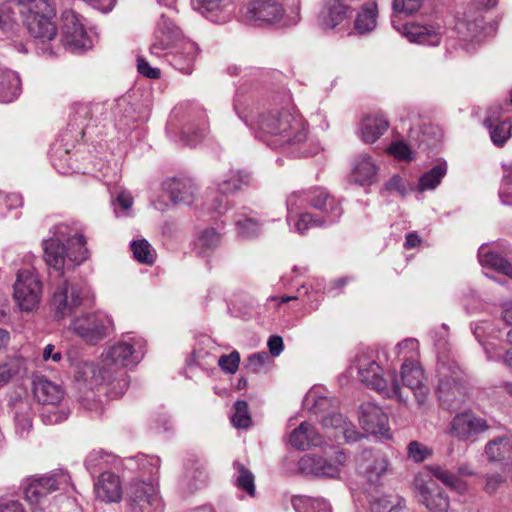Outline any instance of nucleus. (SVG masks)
<instances>
[{
	"label": "nucleus",
	"instance_id": "58",
	"mask_svg": "<svg viewBox=\"0 0 512 512\" xmlns=\"http://www.w3.org/2000/svg\"><path fill=\"white\" fill-rule=\"evenodd\" d=\"M223 0H192L193 9L201 14L220 9Z\"/></svg>",
	"mask_w": 512,
	"mask_h": 512
},
{
	"label": "nucleus",
	"instance_id": "56",
	"mask_svg": "<svg viewBox=\"0 0 512 512\" xmlns=\"http://www.w3.org/2000/svg\"><path fill=\"white\" fill-rule=\"evenodd\" d=\"M422 0H393V10L397 13L412 14L419 10Z\"/></svg>",
	"mask_w": 512,
	"mask_h": 512
},
{
	"label": "nucleus",
	"instance_id": "5",
	"mask_svg": "<svg viewBox=\"0 0 512 512\" xmlns=\"http://www.w3.org/2000/svg\"><path fill=\"white\" fill-rule=\"evenodd\" d=\"M308 201L313 208L321 211L324 215L317 217L308 212L301 214L295 225L300 234H304L312 227L333 224L340 219L343 213L340 203L323 188L313 189Z\"/></svg>",
	"mask_w": 512,
	"mask_h": 512
},
{
	"label": "nucleus",
	"instance_id": "3",
	"mask_svg": "<svg viewBox=\"0 0 512 512\" xmlns=\"http://www.w3.org/2000/svg\"><path fill=\"white\" fill-rule=\"evenodd\" d=\"M258 127L263 133L277 137L276 141L282 146L300 144L308 135L303 118L287 110L262 114L258 120Z\"/></svg>",
	"mask_w": 512,
	"mask_h": 512
},
{
	"label": "nucleus",
	"instance_id": "32",
	"mask_svg": "<svg viewBox=\"0 0 512 512\" xmlns=\"http://www.w3.org/2000/svg\"><path fill=\"white\" fill-rule=\"evenodd\" d=\"M455 29L464 41L480 39L484 32V19L480 14L465 16L457 21Z\"/></svg>",
	"mask_w": 512,
	"mask_h": 512
},
{
	"label": "nucleus",
	"instance_id": "18",
	"mask_svg": "<svg viewBox=\"0 0 512 512\" xmlns=\"http://www.w3.org/2000/svg\"><path fill=\"white\" fill-rule=\"evenodd\" d=\"M437 376L439 379L437 392L442 401L455 402L462 395L460 385V371L457 368L450 369L442 363L437 367Z\"/></svg>",
	"mask_w": 512,
	"mask_h": 512
},
{
	"label": "nucleus",
	"instance_id": "29",
	"mask_svg": "<svg viewBox=\"0 0 512 512\" xmlns=\"http://www.w3.org/2000/svg\"><path fill=\"white\" fill-rule=\"evenodd\" d=\"M289 443L296 449L307 450L312 446L321 445L322 438L312 424L302 422L290 434Z\"/></svg>",
	"mask_w": 512,
	"mask_h": 512
},
{
	"label": "nucleus",
	"instance_id": "43",
	"mask_svg": "<svg viewBox=\"0 0 512 512\" xmlns=\"http://www.w3.org/2000/svg\"><path fill=\"white\" fill-rule=\"evenodd\" d=\"M479 261L484 267H491L512 279V264L495 252L479 253Z\"/></svg>",
	"mask_w": 512,
	"mask_h": 512
},
{
	"label": "nucleus",
	"instance_id": "13",
	"mask_svg": "<svg viewBox=\"0 0 512 512\" xmlns=\"http://www.w3.org/2000/svg\"><path fill=\"white\" fill-rule=\"evenodd\" d=\"M400 376L403 386L412 391L417 404L424 405L428 399L429 388L420 364L414 360H406L401 366Z\"/></svg>",
	"mask_w": 512,
	"mask_h": 512
},
{
	"label": "nucleus",
	"instance_id": "9",
	"mask_svg": "<svg viewBox=\"0 0 512 512\" xmlns=\"http://www.w3.org/2000/svg\"><path fill=\"white\" fill-rule=\"evenodd\" d=\"M42 283L38 275L30 269L20 270L14 284V298L22 311L35 310L41 300Z\"/></svg>",
	"mask_w": 512,
	"mask_h": 512
},
{
	"label": "nucleus",
	"instance_id": "59",
	"mask_svg": "<svg viewBox=\"0 0 512 512\" xmlns=\"http://www.w3.org/2000/svg\"><path fill=\"white\" fill-rule=\"evenodd\" d=\"M347 422L348 421L340 413H332L326 415L322 420V424L325 428H333L340 433L343 428H345Z\"/></svg>",
	"mask_w": 512,
	"mask_h": 512
},
{
	"label": "nucleus",
	"instance_id": "25",
	"mask_svg": "<svg viewBox=\"0 0 512 512\" xmlns=\"http://www.w3.org/2000/svg\"><path fill=\"white\" fill-rule=\"evenodd\" d=\"M158 502L153 484L141 482L130 486V511L150 512L149 508Z\"/></svg>",
	"mask_w": 512,
	"mask_h": 512
},
{
	"label": "nucleus",
	"instance_id": "14",
	"mask_svg": "<svg viewBox=\"0 0 512 512\" xmlns=\"http://www.w3.org/2000/svg\"><path fill=\"white\" fill-rule=\"evenodd\" d=\"M181 38V30L165 15H162L155 31V42L150 46V53L158 57L165 50L177 46Z\"/></svg>",
	"mask_w": 512,
	"mask_h": 512
},
{
	"label": "nucleus",
	"instance_id": "57",
	"mask_svg": "<svg viewBox=\"0 0 512 512\" xmlns=\"http://www.w3.org/2000/svg\"><path fill=\"white\" fill-rule=\"evenodd\" d=\"M485 485L484 490L488 494L495 493L498 488L505 483L506 478L499 473L486 474L483 476Z\"/></svg>",
	"mask_w": 512,
	"mask_h": 512
},
{
	"label": "nucleus",
	"instance_id": "1",
	"mask_svg": "<svg viewBox=\"0 0 512 512\" xmlns=\"http://www.w3.org/2000/svg\"><path fill=\"white\" fill-rule=\"evenodd\" d=\"M44 259L49 267L61 271L69 263L80 265L89 258L86 240L76 226L59 224L53 237L43 241Z\"/></svg>",
	"mask_w": 512,
	"mask_h": 512
},
{
	"label": "nucleus",
	"instance_id": "50",
	"mask_svg": "<svg viewBox=\"0 0 512 512\" xmlns=\"http://www.w3.org/2000/svg\"><path fill=\"white\" fill-rule=\"evenodd\" d=\"M235 413L232 417V422L237 428H248L251 425V417L248 410L246 401H237L234 404Z\"/></svg>",
	"mask_w": 512,
	"mask_h": 512
},
{
	"label": "nucleus",
	"instance_id": "22",
	"mask_svg": "<svg viewBox=\"0 0 512 512\" xmlns=\"http://www.w3.org/2000/svg\"><path fill=\"white\" fill-rule=\"evenodd\" d=\"M357 462L360 471L371 484L376 483L388 467L385 457L373 450H363Z\"/></svg>",
	"mask_w": 512,
	"mask_h": 512
},
{
	"label": "nucleus",
	"instance_id": "2",
	"mask_svg": "<svg viewBox=\"0 0 512 512\" xmlns=\"http://www.w3.org/2000/svg\"><path fill=\"white\" fill-rule=\"evenodd\" d=\"M22 20L36 48L44 55H54L58 48V27L54 21L55 3L50 0L39 8L22 10Z\"/></svg>",
	"mask_w": 512,
	"mask_h": 512
},
{
	"label": "nucleus",
	"instance_id": "64",
	"mask_svg": "<svg viewBox=\"0 0 512 512\" xmlns=\"http://www.w3.org/2000/svg\"><path fill=\"white\" fill-rule=\"evenodd\" d=\"M225 194L226 193H221L219 191V195H217L214 198V200L211 204V209L218 214H223L228 209V201H227Z\"/></svg>",
	"mask_w": 512,
	"mask_h": 512
},
{
	"label": "nucleus",
	"instance_id": "34",
	"mask_svg": "<svg viewBox=\"0 0 512 512\" xmlns=\"http://www.w3.org/2000/svg\"><path fill=\"white\" fill-rule=\"evenodd\" d=\"M370 508L372 512H400L403 508V499L398 495L368 493Z\"/></svg>",
	"mask_w": 512,
	"mask_h": 512
},
{
	"label": "nucleus",
	"instance_id": "38",
	"mask_svg": "<svg viewBox=\"0 0 512 512\" xmlns=\"http://www.w3.org/2000/svg\"><path fill=\"white\" fill-rule=\"evenodd\" d=\"M15 427L20 436L27 434L32 427V408L28 401L19 400L14 404Z\"/></svg>",
	"mask_w": 512,
	"mask_h": 512
},
{
	"label": "nucleus",
	"instance_id": "45",
	"mask_svg": "<svg viewBox=\"0 0 512 512\" xmlns=\"http://www.w3.org/2000/svg\"><path fill=\"white\" fill-rule=\"evenodd\" d=\"M250 176L248 173L240 170H230L228 177L219 184V191L221 193H234L242 188L243 185H248Z\"/></svg>",
	"mask_w": 512,
	"mask_h": 512
},
{
	"label": "nucleus",
	"instance_id": "37",
	"mask_svg": "<svg viewBox=\"0 0 512 512\" xmlns=\"http://www.w3.org/2000/svg\"><path fill=\"white\" fill-rule=\"evenodd\" d=\"M441 138V131L437 126L423 123L418 127H412L409 131V139L419 145L430 146Z\"/></svg>",
	"mask_w": 512,
	"mask_h": 512
},
{
	"label": "nucleus",
	"instance_id": "41",
	"mask_svg": "<svg viewBox=\"0 0 512 512\" xmlns=\"http://www.w3.org/2000/svg\"><path fill=\"white\" fill-rule=\"evenodd\" d=\"M447 173L446 162H441L433 166L429 171L424 173L418 183V190L424 192L427 190H434Z\"/></svg>",
	"mask_w": 512,
	"mask_h": 512
},
{
	"label": "nucleus",
	"instance_id": "11",
	"mask_svg": "<svg viewBox=\"0 0 512 512\" xmlns=\"http://www.w3.org/2000/svg\"><path fill=\"white\" fill-rule=\"evenodd\" d=\"M491 428L488 420L466 411L456 414L450 423V434L460 441L475 442L479 435Z\"/></svg>",
	"mask_w": 512,
	"mask_h": 512
},
{
	"label": "nucleus",
	"instance_id": "53",
	"mask_svg": "<svg viewBox=\"0 0 512 512\" xmlns=\"http://www.w3.org/2000/svg\"><path fill=\"white\" fill-rule=\"evenodd\" d=\"M238 234L244 238H251L257 236L260 231L259 223L252 218L239 220L236 222Z\"/></svg>",
	"mask_w": 512,
	"mask_h": 512
},
{
	"label": "nucleus",
	"instance_id": "33",
	"mask_svg": "<svg viewBox=\"0 0 512 512\" xmlns=\"http://www.w3.org/2000/svg\"><path fill=\"white\" fill-rule=\"evenodd\" d=\"M21 81L19 76L8 69L0 67V102L10 103L20 94Z\"/></svg>",
	"mask_w": 512,
	"mask_h": 512
},
{
	"label": "nucleus",
	"instance_id": "49",
	"mask_svg": "<svg viewBox=\"0 0 512 512\" xmlns=\"http://www.w3.org/2000/svg\"><path fill=\"white\" fill-rule=\"evenodd\" d=\"M268 360L269 356L266 352L251 354L244 363L243 371H245L246 374H258L264 369Z\"/></svg>",
	"mask_w": 512,
	"mask_h": 512
},
{
	"label": "nucleus",
	"instance_id": "44",
	"mask_svg": "<svg viewBox=\"0 0 512 512\" xmlns=\"http://www.w3.org/2000/svg\"><path fill=\"white\" fill-rule=\"evenodd\" d=\"M512 451L511 442L506 437H498L489 441L485 453L490 461H501Z\"/></svg>",
	"mask_w": 512,
	"mask_h": 512
},
{
	"label": "nucleus",
	"instance_id": "7",
	"mask_svg": "<svg viewBox=\"0 0 512 512\" xmlns=\"http://www.w3.org/2000/svg\"><path fill=\"white\" fill-rule=\"evenodd\" d=\"M347 461L343 450L335 449L332 453L321 456L306 454L298 461L301 474L319 478L337 479Z\"/></svg>",
	"mask_w": 512,
	"mask_h": 512
},
{
	"label": "nucleus",
	"instance_id": "40",
	"mask_svg": "<svg viewBox=\"0 0 512 512\" xmlns=\"http://www.w3.org/2000/svg\"><path fill=\"white\" fill-rule=\"evenodd\" d=\"M377 5L375 2L365 4L355 20V28L360 34L368 33L376 27Z\"/></svg>",
	"mask_w": 512,
	"mask_h": 512
},
{
	"label": "nucleus",
	"instance_id": "36",
	"mask_svg": "<svg viewBox=\"0 0 512 512\" xmlns=\"http://www.w3.org/2000/svg\"><path fill=\"white\" fill-rule=\"evenodd\" d=\"M221 235L214 228L202 230L195 242V250L199 255L207 256L220 245Z\"/></svg>",
	"mask_w": 512,
	"mask_h": 512
},
{
	"label": "nucleus",
	"instance_id": "10",
	"mask_svg": "<svg viewBox=\"0 0 512 512\" xmlns=\"http://www.w3.org/2000/svg\"><path fill=\"white\" fill-rule=\"evenodd\" d=\"M63 45L71 51L79 52L91 46L90 38L85 30L80 15L72 9H66L61 15Z\"/></svg>",
	"mask_w": 512,
	"mask_h": 512
},
{
	"label": "nucleus",
	"instance_id": "48",
	"mask_svg": "<svg viewBox=\"0 0 512 512\" xmlns=\"http://www.w3.org/2000/svg\"><path fill=\"white\" fill-rule=\"evenodd\" d=\"M18 29L14 12L10 5L3 4L0 6V30L6 35H12Z\"/></svg>",
	"mask_w": 512,
	"mask_h": 512
},
{
	"label": "nucleus",
	"instance_id": "23",
	"mask_svg": "<svg viewBox=\"0 0 512 512\" xmlns=\"http://www.w3.org/2000/svg\"><path fill=\"white\" fill-rule=\"evenodd\" d=\"M164 191L174 204L190 205L195 200L196 186L190 178H172L163 183Z\"/></svg>",
	"mask_w": 512,
	"mask_h": 512
},
{
	"label": "nucleus",
	"instance_id": "52",
	"mask_svg": "<svg viewBox=\"0 0 512 512\" xmlns=\"http://www.w3.org/2000/svg\"><path fill=\"white\" fill-rule=\"evenodd\" d=\"M387 152L400 161H411L413 159L412 151L409 145L404 141L391 143Z\"/></svg>",
	"mask_w": 512,
	"mask_h": 512
},
{
	"label": "nucleus",
	"instance_id": "21",
	"mask_svg": "<svg viewBox=\"0 0 512 512\" xmlns=\"http://www.w3.org/2000/svg\"><path fill=\"white\" fill-rule=\"evenodd\" d=\"M378 169V165L370 155L360 154L352 161L351 181L361 186L371 185L377 180Z\"/></svg>",
	"mask_w": 512,
	"mask_h": 512
},
{
	"label": "nucleus",
	"instance_id": "15",
	"mask_svg": "<svg viewBox=\"0 0 512 512\" xmlns=\"http://www.w3.org/2000/svg\"><path fill=\"white\" fill-rule=\"evenodd\" d=\"M359 422L369 433L383 437L389 436L388 416L374 403L366 402L360 406Z\"/></svg>",
	"mask_w": 512,
	"mask_h": 512
},
{
	"label": "nucleus",
	"instance_id": "47",
	"mask_svg": "<svg viewBox=\"0 0 512 512\" xmlns=\"http://www.w3.org/2000/svg\"><path fill=\"white\" fill-rule=\"evenodd\" d=\"M233 466L238 472V477L236 479L237 487L245 491L250 496H255V477L253 473L240 462H234Z\"/></svg>",
	"mask_w": 512,
	"mask_h": 512
},
{
	"label": "nucleus",
	"instance_id": "60",
	"mask_svg": "<svg viewBox=\"0 0 512 512\" xmlns=\"http://www.w3.org/2000/svg\"><path fill=\"white\" fill-rule=\"evenodd\" d=\"M432 472H433V475L438 480H440L441 482H443L445 485H447L449 487H456L457 484L459 483V479L457 478V476L444 468L435 467L432 470Z\"/></svg>",
	"mask_w": 512,
	"mask_h": 512
},
{
	"label": "nucleus",
	"instance_id": "4",
	"mask_svg": "<svg viewBox=\"0 0 512 512\" xmlns=\"http://www.w3.org/2000/svg\"><path fill=\"white\" fill-rule=\"evenodd\" d=\"M356 362L362 383L387 398H396L401 403H407L408 396L403 394L394 371L384 376L382 368L367 353L357 356Z\"/></svg>",
	"mask_w": 512,
	"mask_h": 512
},
{
	"label": "nucleus",
	"instance_id": "54",
	"mask_svg": "<svg viewBox=\"0 0 512 512\" xmlns=\"http://www.w3.org/2000/svg\"><path fill=\"white\" fill-rule=\"evenodd\" d=\"M137 71L143 77L148 79H159L161 77V71L157 67H153L144 57H137Z\"/></svg>",
	"mask_w": 512,
	"mask_h": 512
},
{
	"label": "nucleus",
	"instance_id": "8",
	"mask_svg": "<svg viewBox=\"0 0 512 512\" xmlns=\"http://www.w3.org/2000/svg\"><path fill=\"white\" fill-rule=\"evenodd\" d=\"M70 330L85 343L96 345L113 331V322L106 315L86 313L71 321Z\"/></svg>",
	"mask_w": 512,
	"mask_h": 512
},
{
	"label": "nucleus",
	"instance_id": "63",
	"mask_svg": "<svg viewBox=\"0 0 512 512\" xmlns=\"http://www.w3.org/2000/svg\"><path fill=\"white\" fill-rule=\"evenodd\" d=\"M17 373V368L10 364L4 363L0 365V387L9 382V380Z\"/></svg>",
	"mask_w": 512,
	"mask_h": 512
},
{
	"label": "nucleus",
	"instance_id": "24",
	"mask_svg": "<svg viewBox=\"0 0 512 512\" xmlns=\"http://www.w3.org/2000/svg\"><path fill=\"white\" fill-rule=\"evenodd\" d=\"M59 488V482L54 475L30 478L24 487V495L31 505H38L48 494Z\"/></svg>",
	"mask_w": 512,
	"mask_h": 512
},
{
	"label": "nucleus",
	"instance_id": "61",
	"mask_svg": "<svg viewBox=\"0 0 512 512\" xmlns=\"http://www.w3.org/2000/svg\"><path fill=\"white\" fill-rule=\"evenodd\" d=\"M144 344L140 340H135V338H130V364L138 363L144 357Z\"/></svg>",
	"mask_w": 512,
	"mask_h": 512
},
{
	"label": "nucleus",
	"instance_id": "30",
	"mask_svg": "<svg viewBox=\"0 0 512 512\" xmlns=\"http://www.w3.org/2000/svg\"><path fill=\"white\" fill-rule=\"evenodd\" d=\"M403 34L410 42L436 46L440 43V34L432 26L409 23L404 26Z\"/></svg>",
	"mask_w": 512,
	"mask_h": 512
},
{
	"label": "nucleus",
	"instance_id": "27",
	"mask_svg": "<svg viewBox=\"0 0 512 512\" xmlns=\"http://www.w3.org/2000/svg\"><path fill=\"white\" fill-rule=\"evenodd\" d=\"M501 106H494L488 110L484 125L489 129L494 144L502 146L511 136V124L509 121H500Z\"/></svg>",
	"mask_w": 512,
	"mask_h": 512
},
{
	"label": "nucleus",
	"instance_id": "31",
	"mask_svg": "<svg viewBox=\"0 0 512 512\" xmlns=\"http://www.w3.org/2000/svg\"><path fill=\"white\" fill-rule=\"evenodd\" d=\"M389 128V121L382 114L368 115L361 124V138L365 143L376 142Z\"/></svg>",
	"mask_w": 512,
	"mask_h": 512
},
{
	"label": "nucleus",
	"instance_id": "20",
	"mask_svg": "<svg viewBox=\"0 0 512 512\" xmlns=\"http://www.w3.org/2000/svg\"><path fill=\"white\" fill-rule=\"evenodd\" d=\"M348 10L340 0H325L318 14V25L324 31H333L347 21Z\"/></svg>",
	"mask_w": 512,
	"mask_h": 512
},
{
	"label": "nucleus",
	"instance_id": "55",
	"mask_svg": "<svg viewBox=\"0 0 512 512\" xmlns=\"http://www.w3.org/2000/svg\"><path fill=\"white\" fill-rule=\"evenodd\" d=\"M407 450L408 457L414 462H422L431 455V450L418 441L410 442Z\"/></svg>",
	"mask_w": 512,
	"mask_h": 512
},
{
	"label": "nucleus",
	"instance_id": "39",
	"mask_svg": "<svg viewBox=\"0 0 512 512\" xmlns=\"http://www.w3.org/2000/svg\"><path fill=\"white\" fill-rule=\"evenodd\" d=\"M134 259L140 264L152 266L157 259V252L146 239L134 240L130 243Z\"/></svg>",
	"mask_w": 512,
	"mask_h": 512
},
{
	"label": "nucleus",
	"instance_id": "16",
	"mask_svg": "<svg viewBox=\"0 0 512 512\" xmlns=\"http://www.w3.org/2000/svg\"><path fill=\"white\" fill-rule=\"evenodd\" d=\"M197 54L196 43L190 40H181L177 46L164 53L163 56L178 71L191 74Z\"/></svg>",
	"mask_w": 512,
	"mask_h": 512
},
{
	"label": "nucleus",
	"instance_id": "42",
	"mask_svg": "<svg viewBox=\"0 0 512 512\" xmlns=\"http://www.w3.org/2000/svg\"><path fill=\"white\" fill-rule=\"evenodd\" d=\"M102 357L108 366L125 368L128 360V345L124 342L114 344L102 354Z\"/></svg>",
	"mask_w": 512,
	"mask_h": 512
},
{
	"label": "nucleus",
	"instance_id": "17",
	"mask_svg": "<svg viewBox=\"0 0 512 512\" xmlns=\"http://www.w3.org/2000/svg\"><path fill=\"white\" fill-rule=\"evenodd\" d=\"M283 14L284 9L276 0H252L247 4L244 11L248 20L267 24L278 22Z\"/></svg>",
	"mask_w": 512,
	"mask_h": 512
},
{
	"label": "nucleus",
	"instance_id": "46",
	"mask_svg": "<svg viewBox=\"0 0 512 512\" xmlns=\"http://www.w3.org/2000/svg\"><path fill=\"white\" fill-rule=\"evenodd\" d=\"M292 506L296 512L326 511L328 509V503L324 499L309 496H294Z\"/></svg>",
	"mask_w": 512,
	"mask_h": 512
},
{
	"label": "nucleus",
	"instance_id": "62",
	"mask_svg": "<svg viewBox=\"0 0 512 512\" xmlns=\"http://www.w3.org/2000/svg\"><path fill=\"white\" fill-rule=\"evenodd\" d=\"M114 212L117 217L125 215L128 210V196L125 192L118 194L115 200L112 201Z\"/></svg>",
	"mask_w": 512,
	"mask_h": 512
},
{
	"label": "nucleus",
	"instance_id": "19",
	"mask_svg": "<svg viewBox=\"0 0 512 512\" xmlns=\"http://www.w3.org/2000/svg\"><path fill=\"white\" fill-rule=\"evenodd\" d=\"M207 480L204 463L197 457H189L184 465V473L180 479V488L183 493L192 494L202 488Z\"/></svg>",
	"mask_w": 512,
	"mask_h": 512
},
{
	"label": "nucleus",
	"instance_id": "6",
	"mask_svg": "<svg viewBox=\"0 0 512 512\" xmlns=\"http://www.w3.org/2000/svg\"><path fill=\"white\" fill-rule=\"evenodd\" d=\"M90 289L83 281L60 282L52 295L51 307L55 316L64 318L71 315L89 297Z\"/></svg>",
	"mask_w": 512,
	"mask_h": 512
},
{
	"label": "nucleus",
	"instance_id": "28",
	"mask_svg": "<svg viewBox=\"0 0 512 512\" xmlns=\"http://www.w3.org/2000/svg\"><path fill=\"white\" fill-rule=\"evenodd\" d=\"M96 497L104 502H116L121 498L119 477L111 472H103L94 486Z\"/></svg>",
	"mask_w": 512,
	"mask_h": 512
},
{
	"label": "nucleus",
	"instance_id": "26",
	"mask_svg": "<svg viewBox=\"0 0 512 512\" xmlns=\"http://www.w3.org/2000/svg\"><path fill=\"white\" fill-rule=\"evenodd\" d=\"M33 394L38 403L51 406L59 404L64 396L61 386L44 376H37L33 380Z\"/></svg>",
	"mask_w": 512,
	"mask_h": 512
},
{
	"label": "nucleus",
	"instance_id": "51",
	"mask_svg": "<svg viewBox=\"0 0 512 512\" xmlns=\"http://www.w3.org/2000/svg\"><path fill=\"white\" fill-rule=\"evenodd\" d=\"M240 359V353L234 350L230 354L221 355L218 366L227 374H235L239 368Z\"/></svg>",
	"mask_w": 512,
	"mask_h": 512
},
{
	"label": "nucleus",
	"instance_id": "35",
	"mask_svg": "<svg viewBox=\"0 0 512 512\" xmlns=\"http://www.w3.org/2000/svg\"><path fill=\"white\" fill-rule=\"evenodd\" d=\"M74 378L77 382L85 384L90 389L101 383V371L98 366L89 361H81L76 364Z\"/></svg>",
	"mask_w": 512,
	"mask_h": 512
},
{
	"label": "nucleus",
	"instance_id": "12",
	"mask_svg": "<svg viewBox=\"0 0 512 512\" xmlns=\"http://www.w3.org/2000/svg\"><path fill=\"white\" fill-rule=\"evenodd\" d=\"M414 488L419 501L425 505L430 512H447L449 508L448 496L437 485V483L429 479L426 481L421 476L414 479Z\"/></svg>",
	"mask_w": 512,
	"mask_h": 512
}]
</instances>
